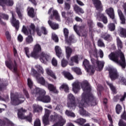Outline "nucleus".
I'll list each match as a JSON object with an SVG mask.
<instances>
[{
	"label": "nucleus",
	"mask_w": 126,
	"mask_h": 126,
	"mask_svg": "<svg viewBox=\"0 0 126 126\" xmlns=\"http://www.w3.org/2000/svg\"><path fill=\"white\" fill-rule=\"evenodd\" d=\"M80 85L84 91L81 96V99L79 102V107L80 108V115L83 117H90L91 114L85 110L83 108H86L91 106H96L97 102L96 98L93 94L89 93L90 92V86L87 83H83L82 84L78 81H76L72 84V90L75 94L77 93L80 90Z\"/></svg>",
	"instance_id": "nucleus-1"
},
{
	"label": "nucleus",
	"mask_w": 126,
	"mask_h": 126,
	"mask_svg": "<svg viewBox=\"0 0 126 126\" xmlns=\"http://www.w3.org/2000/svg\"><path fill=\"white\" fill-rule=\"evenodd\" d=\"M90 55L91 57V61L94 64H95V69L98 71H100L103 69L104 67V64L105 63L103 61H99L97 60L98 58V53H97V50L90 51Z\"/></svg>",
	"instance_id": "nucleus-2"
},
{
	"label": "nucleus",
	"mask_w": 126,
	"mask_h": 126,
	"mask_svg": "<svg viewBox=\"0 0 126 126\" xmlns=\"http://www.w3.org/2000/svg\"><path fill=\"white\" fill-rule=\"evenodd\" d=\"M119 55L120 57V60H119ZM109 58L111 61L116 63L120 64L122 67H126V58H125V55L123 52L120 51L119 52V54L117 53H112L109 55Z\"/></svg>",
	"instance_id": "nucleus-3"
},
{
	"label": "nucleus",
	"mask_w": 126,
	"mask_h": 126,
	"mask_svg": "<svg viewBox=\"0 0 126 126\" xmlns=\"http://www.w3.org/2000/svg\"><path fill=\"white\" fill-rule=\"evenodd\" d=\"M32 93L36 94L35 96L37 97V101H40L43 103H50L51 97L49 95H46V91L42 89H36L35 92H32Z\"/></svg>",
	"instance_id": "nucleus-4"
},
{
	"label": "nucleus",
	"mask_w": 126,
	"mask_h": 126,
	"mask_svg": "<svg viewBox=\"0 0 126 126\" xmlns=\"http://www.w3.org/2000/svg\"><path fill=\"white\" fill-rule=\"evenodd\" d=\"M13 53L14 56V64L12 63L11 59H8L5 62V65L9 69H12V68H13L14 71H16L17 69V63H16V61H19V56H18L17 50L14 47L13 48Z\"/></svg>",
	"instance_id": "nucleus-5"
},
{
	"label": "nucleus",
	"mask_w": 126,
	"mask_h": 126,
	"mask_svg": "<svg viewBox=\"0 0 126 126\" xmlns=\"http://www.w3.org/2000/svg\"><path fill=\"white\" fill-rule=\"evenodd\" d=\"M50 119L51 122H55L57 119L58 120V122L52 126H63L66 123V120L63 118V116L58 114H55V116L51 115Z\"/></svg>",
	"instance_id": "nucleus-6"
},
{
	"label": "nucleus",
	"mask_w": 126,
	"mask_h": 126,
	"mask_svg": "<svg viewBox=\"0 0 126 126\" xmlns=\"http://www.w3.org/2000/svg\"><path fill=\"white\" fill-rule=\"evenodd\" d=\"M75 98L73 95L71 94H70L68 95L67 96V107L69 108L70 110H74L76 104L75 103Z\"/></svg>",
	"instance_id": "nucleus-7"
},
{
	"label": "nucleus",
	"mask_w": 126,
	"mask_h": 126,
	"mask_svg": "<svg viewBox=\"0 0 126 126\" xmlns=\"http://www.w3.org/2000/svg\"><path fill=\"white\" fill-rule=\"evenodd\" d=\"M11 103L12 105H19V104H21V103H23L24 101H25V98L23 96H19L18 97L16 96H14L13 97V94H11Z\"/></svg>",
	"instance_id": "nucleus-8"
},
{
	"label": "nucleus",
	"mask_w": 126,
	"mask_h": 126,
	"mask_svg": "<svg viewBox=\"0 0 126 126\" xmlns=\"http://www.w3.org/2000/svg\"><path fill=\"white\" fill-rule=\"evenodd\" d=\"M26 112V110L23 109L22 108L18 110V117L19 119H21V120H26L28 122H32V115L30 114L29 116L25 117L24 116V113Z\"/></svg>",
	"instance_id": "nucleus-9"
},
{
	"label": "nucleus",
	"mask_w": 126,
	"mask_h": 126,
	"mask_svg": "<svg viewBox=\"0 0 126 126\" xmlns=\"http://www.w3.org/2000/svg\"><path fill=\"white\" fill-rule=\"evenodd\" d=\"M22 32L25 35H33L35 33V25L33 24H31L29 30L25 26H23Z\"/></svg>",
	"instance_id": "nucleus-10"
},
{
	"label": "nucleus",
	"mask_w": 126,
	"mask_h": 126,
	"mask_svg": "<svg viewBox=\"0 0 126 126\" xmlns=\"http://www.w3.org/2000/svg\"><path fill=\"white\" fill-rule=\"evenodd\" d=\"M39 60L41 63L47 64L51 61V55L48 53L42 52L40 55Z\"/></svg>",
	"instance_id": "nucleus-11"
},
{
	"label": "nucleus",
	"mask_w": 126,
	"mask_h": 126,
	"mask_svg": "<svg viewBox=\"0 0 126 126\" xmlns=\"http://www.w3.org/2000/svg\"><path fill=\"white\" fill-rule=\"evenodd\" d=\"M42 50V48H41V46L39 44H36L34 46L33 51L31 54V56L34 59H38L39 57V52H41Z\"/></svg>",
	"instance_id": "nucleus-12"
},
{
	"label": "nucleus",
	"mask_w": 126,
	"mask_h": 126,
	"mask_svg": "<svg viewBox=\"0 0 126 126\" xmlns=\"http://www.w3.org/2000/svg\"><path fill=\"white\" fill-rule=\"evenodd\" d=\"M83 64L85 66V68L87 72H89L91 74H93V73H94V68L93 67L90 65L89 64V61H88V60L85 59L83 62Z\"/></svg>",
	"instance_id": "nucleus-13"
},
{
	"label": "nucleus",
	"mask_w": 126,
	"mask_h": 126,
	"mask_svg": "<svg viewBox=\"0 0 126 126\" xmlns=\"http://www.w3.org/2000/svg\"><path fill=\"white\" fill-rule=\"evenodd\" d=\"M10 13L12 14V19L10 20V23L12 26L15 27L16 30L19 29V21L15 19V14L13 11H11Z\"/></svg>",
	"instance_id": "nucleus-14"
},
{
	"label": "nucleus",
	"mask_w": 126,
	"mask_h": 126,
	"mask_svg": "<svg viewBox=\"0 0 126 126\" xmlns=\"http://www.w3.org/2000/svg\"><path fill=\"white\" fill-rule=\"evenodd\" d=\"M80 59V56L79 55H75L71 57L68 63L69 65L72 66V65H74V63L78 64L79 63Z\"/></svg>",
	"instance_id": "nucleus-15"
},
{
	"label": "nucleus",
	"mask_w": 126,
	"mask_h": 126,
	"mask_svg": "<svg viewBox=\"0 0 126 126\" xmlns=\"http://www.w3.org/2000/svg\"><path fill=\"white\" fill-rule=\"evenodd\" d=\"M45 114L42 120L44 126H48V125H50V122H49V117L52 111L47 109H45Z\"/></svg>",
	"instance_id": "nucleus-16"
},
{
	"label": "nucleus",
	"mask_w": 126,
	"mask_h": 126,
	"mask_svg": "<svg viewBox=\"0 0 126 126\" xmlns=\"http://www.w3.org/2000/svg\"><path fill=\"white\" fill-rule=\"evenodd\" d=\"M108 70L110 78H111L112 80H115V79H116V78H118L119 75L117 72V69H116V68H114L113 67L109 68Z\"/></svg>",
	"instance_id": "nucleus-17"
},
{
	"label": "nucleus",
	"mask_w": 126,
	"mask_h": 126,
	"mask_svg": "<svg viewBox=\"0 0 126 126\" xmlns=\"http://www.w3.org/2000/svg\"><path fill=\"white\" fill-rule=\"evenodd\" d=\"M13 0H1L0 2V5L2 7L5 6H12L13 5Z\"/></svg>",
	"instance_id": "nucleus-18"
},
{
	"label": "nucleus",
	"mask_w": 126,
	"mask_h": 126,
	"mask_svg": "<svg viewBox=\"0 0 126 126\" xmlns=\"http://www.w3.org/2000/svg\"><path fill=\"white\" fill-rule=\"evenodd\" d=\"M55 50L56 56H57L59 59H63L64 58V54L63 53V52L62 51V48H61L60 46H55Z\"/></svg>",
	"instance_id": "nucleus-19"
},
{
	"label": "nucleus",
	"mask_w": 126,
	"mask_h": 126,
	"mask_svg": "<svg viewBox=\"0 0 126 126\" xmlns=\"http://www.w3.org/2000/svg\"><path fill=\"white\" fill-rule=\"evenodd\" d=\"M45 87H47L49 91L54 92V93H59V91L57 90V88L54 85L49 84L48 82L45 83Z\"/></svg>",
	"instance_id": "nucleus-20"
},
{
	"label": "nucleus",
	"mask_w": 126,
	"mask_h": 126,
	"mask_svg": "<svg viewBox=\"0 0 126 126\" xmlns=\"http://www.w3.org/2000/svg\"><path fill=\"white\" fill-rule=\"evenodd\" d=\"M52 19H53V16H50L49 18V20L48 21V23L49 25L51 27L52 29L54 30H56L57 29H59V25L54 23L52 22Z\"/></svg>",
	"instance_id": "nucleus-21"
},
{
	"label": "nucleus",
	"mask_w": 126,
	"mask_h": 126,
	"mask_svg": "<svg viewBox=\"0 0 126 126\" xmlns=\"http://www.w3.org/2000/svg\"><path fill=\"white\" fill-rule=\"evenodd\" d=\"M95 7H96L97 10L99 11H102L103 10V6H102V4H101V2L99 0H92Z\"/></svg>",
	"instance_id": "nucleus-22"
},
{
	"label": "nucleus",
	"mask_w": 126,
	"mask_h": 126,
	"mask_svg": "<svg viewBox=\"0 0 126 126\" xmlns=\"http://www.w3.org/2000/svg\"><path fill=\"white\" fill-rule=\"evenodd\" d=\"M53 11V16L55 18V19L57 20V21H61V18H60V15H59V13H58V11L56 10H54L53 8H50L48 11V14H50L51 12Z\"/></svg>",
	"instance_id": "nucleus-23"
},
{
	"label": "nucleus",
	"mask_w": 126,
	"mask_h": 126,
	"mask_svg": "<svg viewBox=\"0 0 126 126\" xmlns=\"http://www.w3.org/2000/svg\"><path fill=\"white\" fill-rule=\"evenodd\" d=\"M28 85L29 87L31 88V89H32V88H34V90H32V94H35V93L33 92H36V89H40V88H36V87L33 86V82L32 81V80H31V79L30 78L28 79Z\"/></svg>",
	"instance_id": "nucleus-24"
},
{
	"label": "nucleus",
	"mask_w": 126,
	"mask_h": 126,
	"mask_svg": "<svg viewBox=\"0 0 126 126\" xmlns=\"http://www.w3.org/2000/svg\"><path fill=\"white\" fill-rule=\"evenodd\" d=\"M45 72L47 75H49V76H51V77H52L53 79H57V76H56V74H55V73L52 71V70L48 67L45 69Z\"/></svg>",
	"instance_id": "nucleus-25"
},
{
	"label": "nucleus",
	"mask_w": 126,
	"mask_h": 126,
	"mask_svg": "<svg viewBox=\"0 0 126 126\" xmlns=\"http://www.w3.org/2000/svg\"><path fill=\"white\" fill-rule=\"evenodd\" d=\"M43 32L44 35H46V34H48V31H47L46 28L42 27L41 29H39L38 28L36 29V32L38 36H41Z\"/></svg>",
	"instance_id": "nucleus-26"
},
{
	"label": "nucleus",
	"mask_w": 126,
	"mask_h": 126,
	"mask_svg": "<svg viewBox=\"0 0 126 126\" xmlns=\"http://www.w3.org/2000/svg\"><path fill=\"white\" fill-rule=\"evenodd\" d=\"M65 53H66V59H69L70 58L71 56V54H72V52H73V50L71 48L68 46H65Z\"/></svg>",
	"instance_id": "nucleus-27"
},
{
	"label": "nucleus",
	"mask_w": 126,
	"mask_h": 126,
	"mask_svg": "<svg viewBox=\"0 0 126 126\" xmlns=\"http://www.w3.org/2000/svg\"><path fill=\"white\" fill-rule=\"evenodd\" d=\"M36 80L39 84L41 85H43V86H45L46 83H48L47 82L45 81V79L43 77H40L38 75L35 76Z\"/></svg>",
	"instance_id": "nucleus-28"
},
{
	"label": "nucleus",
	"mask_w": 126,
	"mask_h": 126,
	"mask_svg": "<svg viewBox=\"0 0 126 126\" xmlns=\"http://www.w3.org/2000/svg\"><path fill=\"white\" fill-rule=\"evenodd\" d=\"M106 12L110 18H112V19H114L115 18V14L114 13V9H113V8H109L106 9Z\"/></svg>",
	"instance_id": "nucleus-29"
},
{
	"label": "nucleus",
	"mask_w": 126,
	"mask_h": 126,
	"mask_svg": "<svg viewBox=\"0 0 126 126\" xmlns=\"http://www.w3.org/2000/svg\"><path fill=\"white\" fill-rule=\"evenodd\" d=\"M118 13L120 17V19L121 21V23L122 24H125V23H126V18H125V16L124 15V14H123V12H122V11L120 10H118Z\"/></svg>",
	"instance_id": "nucleus-30"
},
{
	"label": "nucleus",
	"mask_w": 126,
	"mask_h": 126,
	"mask_svg": "<svg viewBox=\"0 0 126 126\" xmlns=\"http://www.w3.org/2000/svg\"><path fill=\"white\" fill-rule=\"evenodd\" d=\"M62 74L65 78L68 79V80H72V79L74 78L73 76H72V75H71V74L68 72L63 71L62 72Z\"/></svg>",
	"instance_id": "nucleus-31"
},
{
	"label": "nucleus",
	"mask_w": 126,
	"mask_h": 126,
	"mask_svg": "<svg viewBox=\"0 0 126 126\" xmlns=\"http://www.w3.org/2000/svg\"><path fill=\"white\" fill-rule=\"evenodd\" d=\"M97 19L99 21L102 20L103 22L105 24L108 23L107 17H105L103 14H98L97 16Z\"/></svg>",
	"instance_id": "nucleus-32"
},
{
	"label": "nucleus",
	"mask_w": 126,
	"mask_h": 126,
	"mask_svg": "<svg viewBox=\"0 0 126 126\" xmlns=\"http://www.w3.org/2000/svg\"><path fill=\"white\" fill-rule=\"evenodd\" d=\"M1 18H3V19H4L5 20H8L9 17L5 14H0V23L2 24V25H5V23L2 22Z\"/></svg>",
	"instance_id": "nucleus-33"
},
{
	"label": "nucleus",
	"mask_w": 126,
	"mask_h": 126,
	"mask_svg": "<svg viewBox=\"0 0 126 126\" xmlns=\"http://www.w3.org/2000/svg\"><path fill=\"white\" fill-rule=\"evenodd\" d=\"M74 30L78 35H80L82 30H83V27L77 26L76 25L74 26Z\"/></svg>",
	"instance_id": "nucleus-34"
},
{
	"label": "nucleus",
	"mask_w": 126,
	"mask_h": 126,
	"mask_svg": "<svg viewBox=\"0 0 126 126\" xmlns=\"http://www.w3.org/2000/svg\"><path fill=\"white\" fill-rule=\"evenodd\" d=\"M74 10L76 13L79 14L80 13H84V11L82 8L79 7L77 5H75L74 6Z\"/></svg>",
	"instance_id": "nucleus-35"
},
{
	"label": "nucleus",
	"mask_w": 126,
	"mask_h": 126,
	"mask_svg": "<svg viewBox=\"0 0 126 126\" xmlns=\"http://www.w3.org/2000/svg\"><path fill=\"white\" fill-rule=\"evenodd\" d=\"M28 14L30 17L33 18L35 17V13H34V9L32 7H29L28 9Z\"/></svg>",
	"instance_id": "nucleus-36"
},
{
	"label": "nucleus",
	"mask_w": 126,
	"mask_h": 126,
	"mask_svg": "<svg viewBox=\"0 0 126 126\" xmlns=\"http://www.w3.org/2000/svg\"><path fill=\"white\" fill-rule=\"evenodd\" d=\"M118 82L119 84L126 85V80L123 76H118Z\"/></svg>",
	"instance_id": "nucleus-37"
},
{
	"label": "nucleus",
	"mask_w": 126,
	"mask_h": 126,
	"mask_svg": "<svg viewBox=\"0 0 126 126\" xmlns=\"http://www.w3.org/2000/svg\"><path fill=\"white\" fill-rule=\"evenodd\" d=\"M60 90H62V89H64L65 92L68 93L69 91V88H68V86L66 84H63L60 87Z\"/></svg>",
	"instance_id": "nucleus-38"
},
{
	"label": "nucleus",
	"mask_w": 126,
	"mask_h": 126,
	"mask_svg": "<svg viewBox=\"0 0 126 126\" xmlns=\"http://www.w3.org/2000/svg\"><path fill=\"white\" fill-rule=\"evenodd\" d=\"M71 69L73 71H74V72H76L77 74H78L79 75H81L82 74V72H81V70L80 68L76 67H72Z\"/></svg>",
	"instance_id": "nucleus-39"
},
{
	"label": "nucleus",
	"mask_w": 126,
	"mask_h": 126,
	"mask_svg": "<svg viewBox=\"0 0 126 126\" xmlns=\"http://www.w3.org/2000/svg\"><path fill=\"white\" fill-rule=\"evenodd\" d=\"M35 68L38 70L39 72L42 73V74H44V69L43 67L39 64H36L35 66Z\"/></svg>",
	"instance_id": "nucleus-40"
},
{
	"label": "nucleus",
	"mask_w": 126,
	"mask_h": 126,
	"mask_svg": "<svg viewBox=\"0 0 126 126\" xmlns=\"http://www.w3.org/2000/svg\"><path fill=\"white\" fill-rule=\"evenodd\" d=\"M33 41V37L31 35H29L26 38V44H31Z\"/></svg>",
	"instance_id": "nucleus-41"
},
{
	"label": "nucleus",
	"mask_w": 126,
	"mask_h": 126,
	"mask_svg": "<svg viewBox=\"0 0 126 126\" xmlns=\"http://www.w3.org/2000/svg\"><path fill=\"white\" fill-rule=\"evenodd\" d=\"M76 123L78 124V125H79L80 126H82L83 124H85V123H86V120L83 118L78 119L76 121Z\"/></svg>",
	"instance_id": "nucleus-42"
},
{
	"label": "nucleus",
	"mask_w": 126,
	"mask_h": 126,
	"mask_svg": "<svg viewBox=\"0 0 126 126\" xmlns=\"http://www.w3.org/2000/svg\"><path fill=\"white\" fill-rule=\"evenodd\" d=\"M117 47L119 50L123 49V42L119 37L117 38Z\"/></svg>",
	"instance_id": "nucleus-43"
},
{
	"label": "nucleus",
	"mask_w": 126,
	"mask_h": 126,
	"mask_svg": "<svg viewBox=\"0 0 126 126\" xmlns=\"http://www.w3.org/2000/svg\"><path fill=\"white\" fill-rule=\"evenodd\" d=\"M33 110L34 112H40V111H42L43 110V108L42 107L38 105H33Z\"/></svg>",
	"instance_id": "nucleus-44"
},
{
	"label": "nucleus",
	"mask_w": 126,
	"mask_h": 126,
	"mask_svg": "<svg viewBox=\"0 0 126 126\" xmlns=\"http://www.w3.org/2000/svg\"><path fill=\"white\" fill-rule=\"evenodd\" d=\"M107 82V85L109 86L112 92H113V93H116V88H115V87L113 85V84L109 82Z\"/></svg>",
	"instance_id": "nucleus-45"
},
{
	"label": "nucleus",
	"mask_w": 126,
	"mask_h": 126,
	"mask_svg": "<svg viewBox=\"0 0 126 126\" xmlns=\"http://www.w3.org/2000/svg\"><path fill=\"white\" fill-rule=\"evenodd\" d=\"M102 38H103L104 40H107V41H111V40H112L111 36L106 33L102 35Z\"/></svg>",
	"instance_id": "nucleus-46"
},
{
	"label": "nucleus",
	"mask_w": 126,
	"mask_h": 126,
	"mask_svg": "<svg viewBox=\"0 0 126 126\" xmlns=\"http://www.w3.org/2000/svg\"><path fill=\"white\" fill-rule=\"evenodd\" d=\"M120 36L121 37H126V30L123 28L121 29Z\"/></svg>",
	"instance_id": "nucleus-47"
},
{
	"label": "nucleus",
	"mask_w": 126,
	"mask_h": 126,
	"mask_svg": "<svg viewBox=\"0 0 126 126\" xmlns=\"http://www.w3.org/2000/svg\"><path fill=\"white\" fill-rule=\"evenodd\" d=\"M67 63H68V62L65 59H63L61 61V66L62 67H65L67 65Z\"/></svg>",
	"instance_id": "nucleus-48"
},
{
	"label": "nucleus",
	"mask_w": 126,
	"mask_h": 126,
	"mask_svg": "<svg viewBox=\"0 0 126 126\" xmlns=\"http://www.w3.org/2000/svg\"><path fill=\"white\" fill-rule=\"evenodd\" d=\"M122 106H121V105L120 104H117L116 105V113L117 114H120V113H121L122 112Z\"/></svg>",
	"instance_id": "nucleus-49"
},
{
	"label": "nucleus",
	"mask_w": 126,
	"mask_h": 126,
	"mask_svg": "<svg viewBox=\"0 0 126 126\" xmlns=\"http://www.w3.org/2000/svg\"><path fill=\"white\" fill-rule=\"evenodd\" d=\"M65 115L66 116H68V117H75V114H74L73 113L71 112L70 111L66 110L65 112Z\"/></svg>",
	"instance_id": "nucleus-50"
},
{
	"label": "nucleus",
	"mask_w": 126,
	"mask_h": 126,
	"mask_svg": "<svg viewBox=\"0 0 126 126\" xmlns=\"http://www.w3.org/2000/svg\"><path fill=\"white\" fill-rule=\"evenodd\" d=\"M52 38L55 42H59V37H58V35L56 34L55 33H52Z\"/></svg>",
	"instance_id": "nucleus-51"
},
{
	"label": "nucleus",
	"mask_w": 126,
	"mask_h": 126,
	"mask_svg": "<svg viewBox=\"0 0 126 126\" xmlns=\"http://www.w3.org/2000/svg\"><path fill=\"white\" fill-rule=\"evenodd\" d=\"M63 33L64 35L65 36V39L68 37V34H69V32L68 31V30L66 28H64L63 29Z\"/></svg>",
	"instance_id": "nucleus-52"
},
{
	"label": "nucleus",
	"mask_w": 126,
	"mask_h": 126,
	"mask_svg": "<svg viewBox=\"0 0 126 126\" xmlns=\"http://www.w3.org/2000/svg\"><path fill=\"white\" fill-rule=\"evenodd\" d=\"M55 110L58 111L61 114H63V106L58 105L55 108Z\"/></svg>",
	"instance_id": "nucleus-53"
},
{
	"label": "nucleus",
	"mask_w": 126,
	"mask_h": 126,
	"mask_svg": "<svg viewBox=\"0 0 126 126\" xmlns=\"http://www.w3.org/2000/svg\"><path fill=\"white\" fill-rule=\"evenodd\" d=\"M25 51L26 54V56L28 57V58H30L31 56V54H30V51H29V48L26 47L25 48Z\"/></svg>",
	"instance_id": "nucleus-54"
},
{
	"label": "nucleus",
	"mask_w": 126,
	"mask_h": 126,
	"mask_svg": "<svg viewBox=\"0 0 126 126\" xmlns=\"http://www.w3.org/2000/svg\"><path fill=\"white\" fill-rule=\"evenodd\" d=\"M16 12L19 16V18H20V19H22V14L20 12V8H16Z\"/></svg>",
	"instance_id": "nucleus-55"
},
{
	"label": "nucleus",
	"mask_w": 126,
	"mask_h": 126,
	"mask_svg": "<svg viewBox=\"0 0 126 126\" xmlns=\"http://www.w3.org/2000/svg\"><path fill=\"white\" fill-rule=\"evenodd\" d=\"M34 126H41V121L39 119H36L34 123Z\"/></svg>",
	"instance_id": "nucleus-56"
},
{
	"label": "nucleus",
	"mask_w": 126,
	"mask_h": 126,
	"mask_svg": "<svg viewBox=\"0 0 126 126\" xmlns=\"http://www.w3.org/2000/svg\"><path fill=\"white\" fill-rule=\"evenodd\" d=\"M108 28L110 31H114L115 28V25L114 24H110L108 25Z\"/></svg>",
	"instance_id": "nucleus-57"
},
{
	"label": "nucleus",
	"mask_w": 126,
	"mask_h": 126,
	"mask_svg": "<svg viewBox=\"0 0 126 126\" xmlns=\"http://www.w3.org/2000/svg\"><path fill=\"white\" fill-rule=\"evenodd\" d=\"M52 63L54 66H57L58 65V61L55 58H53L52 61Z\"/></svg>",
	"instance_id": "nucleus-58"
},
{
	"label": "nucleus",
	"mask_w": 126,
	"mask_h": 126,
	"mask_svg": "<svg viewBox=\"0 0 126 126\" xmlns=\"http://www.w3.org/2000/svg\"><path fill=\"white\" fill-rule=\"evenodd\" d=\"M97 44L99 47H105V44L101 40L98 41Z\"/></svg>",
	"instance_id": "nucleus-59"
},
{
	"label": "nucleus",
	"mask_w": 126,
	"mask_h": 126,
	"mask_svg": "<svg viewBox=\"0 0 126 126\" xmlns=\"http://www.w3.org/2000/svg\"><path fill=\"white\" fill-rule=\"evenodd\" d=\"M5 35H6V37L7 39V40L10 41V39H11V36H10V34L9 33V32H6Z\"/></svg>",
	"instance_id": "nucleus-60"
},
{
	"label": "nucleus",
	"mask_w": 126,
	"mask_h": 126,
	"mask_svg": "<svg viewBox=\"0 0 126 126\" xmlns=\"http://www.w3.org/2000/svg\"><path fill=\"white\" fill-rule=\"evenodd\" d=\"M17 39L19 42H22V41H23V36H22V35L20 34L18 36Z\"/></svg>",
	"instance_id": "nucleus-61"
},
{
	"label": "nucleus",
	"mask_w": 126,
	"mask_h": 126,
	"mask_svg": "<svg viewBox=\"0 0 126 126\" xmlns=\"http://www.w3.org/2000/svg\"><path fill=\"white\" fill-rule=\"evenodd\" d=\"M119 126H126V123H124L123 120H120L119 123Z\"/></svg>",
	"instance_id": "nucleus-62"
},
{
	"label": "nucleus",
	"mask_w": 126,
	"mask_h": 126,
	"mask_svg": "<svg viewBox=\"0 0 126 126\" xmlns=\"http://www.w3.org/2000/svg\"><path fill=\"white\" fill-rule=\"evenodd\" d=\"M70 8V4H69L68 3H65V9L66 10H68Z\"/></svg>",
	"instance_id": "nucleus-63"
},
{
	"label": "nucleus",
	"mask_w": 126,
	"mask_h": 126,
	"mask_svg": "<svg viewBox=\"0 0 126 126\" xmlns=\"http://www.w3.org/2000/svg\"><path fill=\"white\" fill-rule=\"evenodd\" d=\"M126 93H124V95L120 98L121 102H123V101H125V99H126Z\"/></svg>",
	"instance_id": "nucleus-64"
}]
</instances>
